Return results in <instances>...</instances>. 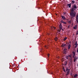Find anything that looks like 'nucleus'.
Here are the masks:
<instances>
[{
    "mask_svg": "<svg viewBox=\"0 0 78 78\" xmlns=\"http://www.w3.org/2000/svg\"><path fill=\"white\" fill-rule=\"evenodd\" d=\"M72 53L73 54V57H74V56H75V53L74 51H73Z\"/></svg>",
    "mask_w": 78,
    "mask_h": 78,
    "instance_id": "17",
    "label": "nucleus"
},
{
    "mask_svg": "<svg viewBox=\"0 0 78 78\" xmlns=\"http://www.w3.org/2000/svg\"><path fill=\"white\" fill-rule=\"evenodd\" d=\"M61 23H64V24H66L67 23L66 22L64 21H63L62 20L61 21Z\"/></svg>",
    "mask_w": 78,
    "mask_h": 78,
    "instance_id": "12",
    "label": "nucleus"
},
{
    "mask_svg": "<svg viewBox=\"0 0 78 78\" xmlns=\"http://www.w3.org/2000/svg\"><path fill=\"white\" fill-rule=\"evenodd\" d=\"M76 46L75 47V48H76L77 47V46Z\"/></svg>",
    "mask_w": 78,
    "mask_h": 78,
    "instance_id": "31",
    "label": "nucleus"
},
{
    "mask_svg": "<svg viewBox=\"0 0 78 78\" xmlns=\"http://www.w3.org/2000/svg\"><path fill=\"white\" fill-rule=\"evenodd\" d=\"M67 62H65V63H64V65L65 66H66V65H67Z\"/></svg>",
    "mask_w": 78,
    "mask_h": 78,
    "instance_id": "24",
    "label": "nucleus"
},
{
    "mask_svg": "<svg viewBox=\"0 0 78 78\" xmlns=\"http://www.w3.org/2000/svg\"><path fill=\"white\" fill-rule=\"evenodd\" d=\"M67 37H65L64 38V41H66V40H67Z\"/></svg>",
    "mask_w": 78,
    "mask_h": 78,
    "instance_id": "22",
    "label": "nucleus"
},
{
    "mask_svg": "<svg viewBox=\"0 0 78 78\" xmlns=\"http://www.w3.org/2000/svg\"><path fill=\"white\" fill-rule=\"evenodd\" d=\"M76 23H78V15L77 14L76 16Z\"/></svg>",
    "mask_w": 78,
    "mask_h": 78,
    "instance_id": "4",
    "label": "nucleus"
},
{
    "mask_svg": "<svg viewBox=\"0 0 78 78\" xmlns=\"http://www.w3.org/2000/svg\"><path fill=\"white\" fill-rule=\"evenodd\" d=\"M75 61H74V62H75Z\"/></svg>",
    "mask_w": 78,
    "mask_h": 78,
    "instance_id": "36",
    "label": "nucleus"
},
{
    "mask_svg": "<svg viewBox=\"0 0 78 78\" xmlns=\"http://www.w3.org/2000/svg\"><path fill=\"white\" fill-rule=\"evenodd\" d=\"M61 17H62V19H63V20H66V17L63 16H62Z\"/></svg>",
    "mask_w": 78,
    "mask_h": 78,
    "instance_id": "10",
    "label": "nucleus"
},
{
    "mask_svg": "<svg viewBox=\"0 0 78 78\" xmlns=\"http://www.w3.org/2000/svg\"><path fill=\"white\" fill-rule=\"evenodd\" d=\"M77 27H78V26H77V25H76L74 26V27H73V29L75 30H76V29H77Z\"/></svg>",
    "mask_w": 78,
    "mask_h": 78,
    "instance_id": "5",
    "label": "nucleus"
},
{
    "mask_svg": "<svg viewBox=\"0 0 78 78\" xmlns=\"http://www.w3.org/2000/svg\"><path fill=\"white\" fill-rule=\"evenodd\" d=\"M77 76H78V74H76L74 76V78H76Z\"/></svg>",
    "mask_w": 78,
    "mask_h": 78,
    "instance_id": "16",
    "label": "nucleus"
},
{
    "mask_svg": "<svg viewBox=\"0 0 78 78\" xmlns=\"http://www.w3.org/2000/svg\"><path fill=\"white\" fill-rule=\"evenodd\" d=\"M54 40H55V41H58V37H55L54 38Z\"/></svg>",
    "mask_w": 78,
    "mask_h": 78,
    "instance_id": "15",
    "label": "nucleus"
},
{
    "mask_svg": "<svg viewBox=\"0 0 78 78\" xmlns=\"http://www.w3.org/2000/svg\"><path fill=\"white\" fill-rule=\"evenodd\" d=\"M77 8H78V6H77L76 4H73L71 7V11L73 12V11H74L75 10H76V9H77Z\"/></svg>",
    "mask_w": 78,
    "mask_h": 78,
    "instance_id": "1",
    "label": "nucleus"
},
{
    "mask_svg": "<svg viewBox=\"0 0 78 78\" xmlns=\"http://www.w3.org/2000/svg\"><path fill=\"white\" fill-rule=\"evenodd\" d=\"M70 13V16L71 17V19H73L74 17H75L76 16V12H72Z\"/></svg>",
    "mask_w": 78,
    "mask_h": 78,
    "instance_id": "2",
    "label": "nucleus"
},
{
    "mask_svg": "<svg viewBox=\"0 0 78 78\" xmlns=\"http://www.w3.org/2000/svg\"><path fill=\"white\" fill-rule=\"evenodd\" d=\"M68 28H70V25H69L68 27Z\"/></svg>",
    "mask_w": 78,
    "mask_h": 78,
    "instance_id": "26",
    "label": "nucleus"
},
{
    "mask_svg": "<svg viewBox=\"0 0 78 78\" xmlns=\"http://www.w3.org/2000/svg\"><path fill=\"white\" fill-rule=\"evenodd\" d=\"M51 28L52 29H54V30H55V29H56V27H51Z\"/></svg>",
    "mask_w": 78,
    "mask_h": 78,
    "instance_id": "20",
    "label": "nucleus"
},
{
    "mask_svg": "<svg viewBox=\"0 0 78 78\" xmlns=\"http://www.w3.org/2000/svg\"><path fill=\"white\" fill-rule=\"evenodd\" d=\"M70 47H71V45H70V44H69V45L68 46V49H70Z\"/></svg>",
    "mask_w": 78,
    "mask_h": 78,
    "instance_id": "13",
    "label": "nucleus"
},
{
    "mask_svg": "<svg viewBox=\"0 0 78 78\" xmlns=\"http://www.w3.org/2000/svg\"><path fill=\"white\" fill-rule=\"evenodd\" d=\"M45 48H47V47L46 46H45Z\"/></svg>",
    "mask_w": 78,
    "mask_h": 78,
    "instance_id": "34",
    "label": "nucleus"
},
{
    "mask_svg": "<svg viewBox=\"0 0 78 78\" xmlns=\"http://www.w3.org/2000/svg\"><path fill=\"white\" fill-rule=\"evenodd\" d=\"M62 47H65V46H66V44H62V45H61Z\"/></svg>",
    "mask_w": 78,
    "mask_h": 78,
    "instance_id": "9",
    "label": "nucleus"
},
{
    "mask_svg": "<svg viewBox=\"0 0 78 78\" xmlns=\"http://www.w3.org/2000/svg\"><path fill=\"white\" fill-rule=\"evenodd\" d=\"M68 23H69V24H70L72 22V20H70L69 21H68Z\"/></svg>",
    "mask_w": 78,
    "mask_h": 78,
    "instance_id": "18",
    "label": "nucleus"
},
{
    "mask_svg": "<svg viewBox=\"0 0 78 78\" xmlns=\"http://www.w3.org/2000/svg\"><path fill=\"white\" fill-rule=\"evenodd\" d=\"M69 57V58H71V55H69L68 56H67L66 57V59H68Z\"/></svg>",
    "mask_w": 78,
    "mask_h": 78,
    "instance_id": "7",
    "label": "nucleus"
},
{
    "mask_svg": "<svg viewBox=\"0 0 78 78\" xmlns=\"http://www.w3.org/2000/svg\"><path fill=\"white\" fill-rule=\"evenodd\" d=\"M59 27L60 30L59 32H60V31H61V29H62V24H61V23H60V25H59Z\"/></svg>",
    "mask_w": 78,
    "mask_h": 78,
    "instance_id": "3",
    "label": "nucleus"
},
{
    "mask_svg": "<svg viewBox=\"0 0 78 78\" xmlns=\"http://www.w3.org/2000/svg\"><path fill=\"white\" fill-rule=\"evenodd\" d=\"M48 57H49V56H50V55L49 54H48Z\"/></svg>",
    "mask_w": 78,
    "mask_h": 78,
    "instance_id": "27",
    "label": "nucleus"
},
{
    "mask_svg": "<svg viewBox=\"0 0 78 78\" xmlns=\"http://www.w3.org/2000/svg\"><path fill=\"white\" fill-rule=\"evenodd\" d=\"M61 30H62L63 31H64V29H62V28Z\"/></svg>",
    "mask_w": 78,
    "mask_h": 78,
    "instance_id": "30",
    "label": "nucleus"
},
{
    "mask_svg": "<svg viewBox=\"0 0 78 78\" xmlns=\"http://www.w3.org/2000/svg\"><path fill=\"white\" fill-rule=\"evenodd\" d=\"M64 15H65V16H66V12H65L64 13Z\"/></svg>",
    "mask_w": 78,
    "mask_h": 78,
    "instance_id": "28",
    "label": "nucleus"
},
{
    "mask_svg": "<svg viewBox=\"0 0 78 78\" xmlns=\"http://www.w3.org/2000/svg\"><path fill=\"white\" fill-rule=\"evenodd\" d=\"M75 3V2L73 1H72L71 2V4L73 5Z\"/></svg>",
    "mask_w": 78,
    "mask_h": 78,
    "instance_id": "14",
    "label": "nucleus"
},
{
    "mask_svg": "<svg viewBox=\"0 0 78 78\" xmlns=\"http://www.w3.org/2000/svg\"><path fill=\"white\" fill-rule=\"evenodd\" d=\"M71 59L70 60V61H72V58H71Z\"/></svg>",
    "mask_w": 78,
    "mask_h": 78,
    "instance_id": "33",
    "label": "nucleus"
},
{
    "mask_svg": "<svg viewBox=\"0 0 78 78\" xmlns=\"http://www.w3.org/2000/svg\"><path fill=\"white\" fill-rule=\"evenodd\" d=\"M73 58H74V61H76V59H77L78 58L76 56H75V57L74 56V57H73Z\"/></svg>",
    "mask_w": 78,
    "mask_h": 78,
    "instance_id": "11",
    "label": "nucleus"
},
{
    "mask_svg": "<svg viewBox=\"0 0 78 78\" xmlns=\"http://www.w3.org/2000/svg\"><path fill=\"white\" fill-rule=\"evenodd\" d=\"M77 53H78V48H77Z\"/></svg>",
    "mask_w": 78,
    "mask_h": 78,
    "instance_id": "32",
    "label": "nucleus"
},
{
    "mask_svg": "<svg viewBox=\"0 0 78 78\" xmlns=\"http://www.w3.org/2000/svg\"><path fill=\"white\" fill-rule=\"evenodd\" d=\"M75 45L76 46H78V44L77 43V41H76L75 43Z\"/></svg>",
    "mask_w": 78,
    "mask_h": 78,
    "instance_id": "19",
    "label": "nucleus"
},
{
    "mask_svg": "<svg viewBox=\"0 0 78 78\" xmlns=\"http://www.w3.org/2000/svg\"><path fill=\"white\" fill-rule=\"evenodd\" d=\"M67 6H69V8H71V3L70 4H68L67 5Z\"/></svg>",
    "mask_w": 78,
    "mask_h": 78,
    "instance_id": "8",
    "label": "nucleus"
},
{
    "mask_svg": "<svg viewBox=\"0 0 78 78\" xmlns=\"http://www.w3.org/2000/svg\"><path fill=\"white\" fill-rule=\"evenodd\" d=\"M69 44H71V41H69Z\"/></svg>",
    "mask_w": 78,
    "mask_h": 78,
    "instance_id": "29",
    "label": "nucleus"
},
{
    "mask_svg": "<svg viewBox=\"0 0 78 78\" xmlns=\"http://www.w3.org/2000/svg\"><path fill=\"white\" fill-rule=\"evenodd\" d=\"M63 70L64 72H66V70H65V69L64 67L63 68Z\"/></svg>",
    "mask_w": 78,
    "mask_h": 78,
    "instance_id": "21",
    "label": "nucleus"
},
{
    "mask_svg": "<svg viewBox=\"0 0 78 78\" xmlns=\"http://www.w3.org/2000/svg\"><path fill=\"white\" fill-rule=\"evenodd\" d=\"M78 30L77 31V32L76 33V35H78Z\"/></svg>",
    "mask_w": 78,
    "mask_h": 78,
    "instance_id": "25",
    "label": "nucleus"
},
{
    "mask_svg": "<svg viewBox=\"0 0 78 78\" xmlns=\"http://www.w3.org/2000/svg\"><path fill=\"white\" fill-rule=\"evenodd\" d=\"M70 70L68 68H66V72H67L68 70Z\"/></svg>",
    "mask_w": 78,
    "mask_h": 78,
    "instance_id": "23",
    "label": "nucleus"
},
{
    "mask_svg": "<svg viewBox=\"0 0 78 78\" xmlns=\"http://www.w3.org/2000/svg\"><path fill=\"white\" fill-rule=\"evenodd\" d=\"M69 73H70V70H68V71H67L66 72V75L67 76Z\"/></svg>",
    "mask_w": 78,
    "mask_h": 78,
    "instance_id": "6",
    "label": "nucleus"
},
{
    "mask_svg": "<svg viewBox=\"0 0 78 78\" xmlns=\"http://www.w3.org/2000/svg\"><path fill=\"white\" fill-rule=\"evenodd\" d=\"M70 75H71V76H72V73H71V74H70Z\"/></svg>",
    "mask_w": 78,
    "mask_h": 78,
    "instance_id": "35",
    "label": "nucleus"
}]
</instances>
